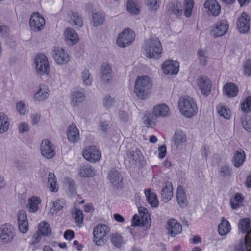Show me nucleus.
<instances>
[{"label":"nucleus","mask_w":251,"mask_h":251,"mask_svg":"<svg viewBox=\"0 0 251 251\" xmlns=\"http://www.w3.org/2000/svg\"><path fill=\"white\" fill-rule=\"evenodd\" d=\"M131 226L141 227V217L140 218L137 214L134 215L132 219Z\"/></svg>","instance_id":"774afa93"},{"label":"nucleus","mask_w":251,"mask_h":251,"mask_svg":"<svg viewBox=\"0 0 251 251\" xmlns=\"http://www.w3.org/2000/svg\"><path fill=\"white\" fill-rule=\"evenodd\" d=\"M65 204V201L63 199L57 200L53 203L52 209L57 213L59 211Z\"/></svg>","instance_id":"6e6d98bb"},{"label":"nucleus","mask_w":251,"mask_h":251,"mask_svg":"<svg viewBox=\"0 0 251 251\" xmlns=\"http://www.w3.org/2000/svg\"><path fill=\"white\" fill-rule=\"evenodd\" d=\"M250 18L246 12H243L237 20V27L239 32L241 33H246L250 28Z\"/></svg>","instance_id":"9b49d317"},{"label":"nucleus","mask_w":251,"mask_h":251,"mask_svg":"<svg viewBox=\"0 0 251 251\" xmlns=\"http://www.w3.org/2000/svg\"><path fill=\"white\" fill-rule=\"evenodd\" d=\"M14 166L20 171L22 172L26 169V164L20 160H16L14 162Z\"/></svg>","instance_id":"69168bd1"},{"label":"nucleus","mask_w":251,"mask_h":251,"mask_svg":"<svg viewBox=\"0 0 251 251\" xmlns=\"http://www.w3.org/2000/svg\"><path fill=\"white\" fill-rule=\"evenodd\" d=\"M231 169L227 165H223L220 168L219 175L223 177H229L231 175Z\"/></svg>","instance_id":"3c124183"},{"label":"nucleus","mask_w":251,"mask_h":251,"mask_svg":"<svg viewBox=\"0 0 251 251\" xmlns=\"http://www.w3.org/2000/svg\"><path fill=\"white\" fill-rule=\"evenodd\" d=\"M243 71L244 74L248 76H251V60H247L243 64Z\"/></svg>","instance_id":"13d9d810"},{"label":"nucleus","mask_w":251,"mask_h":251,"mask_svg":"<svg viewBox=\"0 0 251 251\" xmlns=\"http://www.w3.org/2000/svg\"><path fill=\"white\" fill-rule=\"evenodd\" d=\"M167 9L170 14H173L176 17L180 16L182 13L181 3L178 0H173L170 2L167 6Z\"/></svg>","instance_id":"a211bd4d"},{"label":"nucleus","mask_w":251,"mask_h":251,"mask_svg":"<svg viewBox=\"0 0 251 251\" xmlns=\"http://www.w3.org/2000/svg\"><path fill=\"white\" fill-rule=\"evenodd\" d=\"M178 108L181 113L186 117H191L198 111L196 101L192 98L188 96H183L180 98Z\"/></svg>","instance_id":"7ed1b4c3"},{"label":"nucleus","mask_w":251,"mask_h":251,"mask_svg":"<svg viewBox=\"0 0 251 251\" xmlns=\"http://www.w3.org/2000/svg\"><path fill=\"white\" fill-rule=\"evenodd\" d=\"M29 25L33 31H40L44 27L45 20L39 13H33L30 17Z\"/></svg>","instance_id":"9d476101"},{"label":"nucleus","mask_w":251,"mask_h":251,"mask_svg":"<svg viewBox=\"0 0 251 251\" xmlns=\"http://www.w3.org/2000/svg\"><path fill=\"white\" fill-rule=\"evenodd\" d=\"M83 156L85 159L91 163H95L100 160L101 152L96 146H90L83 151Z\"/></svg>","instance_id":"1a4fd4ad"},{"label":"nucleus","mask_w":251,"mask_h":251,"mask_svg":"<svg viewBox=\"0 0 251 251\" xmlns=\"http://www.w3.org/2000/svg\"><path fill=\"white\" fill-rule=\"evenodd\" d=\"M65 39L69 45H73L77 43L79 40L77 33L73 28H68L65 32Z\"/></svg>","instance_id":"5701e85b"},{"label":"nucleus","mask_w":251,"mask_h":251,"mask_svg":"<svg viewBox=\"0 0 251 251\" xmlns=\"http://www.w3.org/2000/svg\"><path fill=\"white\" fill-rule=\"evenodd\" d=\"M135 37V33L132 30L129 28L125 29L117 37V45L121 48L128 46L134 41Z\"/></svg>","instance_id":"39448f33"},{"label":"nucleus","mask_w":251,"mask_h":251,"mask_svg":"<svg viewBox=\"0 0 251 251\" xmlns=\"http://www.w3.org/2000/svg\"><path fill=\"white\" fill-rule=\"evenodd\" d=\"M75 222L78 224H81L83 221V212L81 210L77 209L75 211Z\"/></svg>","instance_id":"e2e57ef3"},{"label":"nucleus","mask_w":251,"mask_h":251,"mask_svg":"<svg viewBox=\"0 0 251 251\" xmlns=\"http://www.w3.org/2000/svg\"><path fill=\"white\" fill-rule=\"evenodd\" d=\"M40 232L43 235L49 236L50 234L51 230L49 224L48 223L43 222L40 224Z\"/></svg>","instance_id":"5fc2aeb1"},{"label":"nucleus","mask_w":251,"mask_h":251,"mask_svg":"<svg viewBox=\"0 0 251 251\" xmlns=\"http://www.w3.org/2000/svg\"><path fill=\"white\" fill-rule=\"evenodd\" d=\"M141 227L149 228L151 224V219L149 214L144 215L141 217Z\"/></svg>","instance_id":"bf43d9fd"},{"label":"nucleus","mask_w":251,"mask_h":251,"mask_svg":"<svg viewBox=\"0 0 251 251\" xmlns=\"http://www.w3.org/2000/svg\"><path fill=\"white\" fill-rule=\"evenodd\" d=\"M9 125L7 116L3 113H0V133L7 131L9 128Z\"/></svg>","instance_id":"e433bc0d"},{"label":"nucleus","mask_w":251,"mask_h":251,"mask_svg":"<svg viewBox=\"0 0 251 251\" xmlns=\"http://www.w3.org/2000/svg\"><path fill=\"white\" fill-rule=\"evenodd\" d=\"M41 154L46 158L51 159L55 155L53 145L48 139L42 141L41 144Z\"/></svg>","instance_id":"f8f14e48"},{"label":"nucleus","mask_w":251,"mask_h":251,"mask_svg":"<svg viewBox=\"0 0 251 251\" xmlns=\"http://www.w3.org/2000/svg\"><path fill=\"white\" fill-rule=\"evenodd\" d=\"M114 103V100L110 96L106 95L103 100V105L106 109L110 108Z\"/></svg>","instance_id":"052dcab7"},{"label":"nucleus","mask_w":251,"mask_h":251,"mask_svg":"<svg viewBox=\"0 0 251 251\" xmlns=\"http://www.w3.org/2000/svg\"><path fill=\"white\" fill-rule=\"evenodd\" d=\"M108 178L113 185L117 188H121L123 185V177L120 173L115 169L111 170L108 174Z\"/></svg>","instance_id":"f3484780"},{"label":"nucleus","mask_w":251,"mask_h":251,"mask_svg":"<svg viewBox=\"0 0 251 251\" xmlns=\"http://www.w3.org/2000/svg\"><path fill=\"white\" fill-rule=\"evenodd\" d=\"M179 66L177 61L169 60L163 63L162 69L166 74L176 75L178 72Z\"/></svg>","instance_id":"2eb2a0df"},{"label":"nucleus","mask_w":251,"mask_h":251,"mask_svg":"<svg viewBox=\"0 0 251 251\" xmlns=\"http://www.w3.org/2000/svg\"><path fill=\"white\" fill-rule=\"evenodd\" d=\"M17 216L18 223L28 221L27 219L26 213L24 210H21L19 211Z\"/></svg>","instance_id":"0e129e2a"},{"label":"nucleus","mask_w":251,"mask_h":251,"mask_svg":"<svg viewBox=\"0 0 251 251\" xmlns=\"http://www.w3.org/2000/svg\"><path fill=\"white\" fill-rule=\"evenodd\" d=\"M238 92V88L234 83H226L223 87V93L224 95L228 98H233L236 96Z\"/></svg>","instance_id":"412c9836"},{"label":"nucleus","mask_w":251,"mask_h":251,"mask_svg":"<svg viewBox=\"0 0 251 251\" xmlns=\"http://www.w3.org/2000/svg\"><path fill=\"white\" fill-rule=\"evenodd\" d=\"M17 109L21 115L25 114L26 111V107L24 103L20 101L17 104Z\"/></svg>","instance_id":"338daca9"},{"label":"nucleus","mask_w":251,"mask_h":251,"mask_svg":"<svg viewBox=\"0 0 251 251\" xmlns=\"http://www.w3.org/2000/svg\"><path fill=\"white\" fill-rule=\"evenodd\" d=\"M223 220L219 224L218 231L220 235L224 236L227 234L231 230V226L229 222L222 218Z\"/></svg>","instance_id":"72a5a7b5"},{"label":"nucleus","mask_w":251,"mask_h":251,"mask_svg":"<svg viewBox=\"0 0 251 251\" xmlns=\"http://www.w3.org/2000/svg\"><path fill=\"white\" fill-rule=\"evenodd\" d=\"M71 104L73 107L78 106L85 99L84 93L81 91H75L71 94Z\"/></svg>","instance_id":"b1692460"},{"label":"nucleus","mask_w":251,"mask_h":251,"mask_svg":"<svg viewBox=\"0 0 251 251\" xmlns=\"http://www.w3.org/2000/svg\"><path fill=\"white\" fill-rule=\"evenodd\" d=\"M92 19L93 22V25L97 27L103 24L105 20V16L103 13L98 12L93 14Z\"/></svg>","instance_id":"ea45409f"},{"label":"nucleus","mask_w":251,"mask_h":251,"mask_svg":"<svg viewBox=\"0 0 251 251\" xmlns=\"http://www.w3.org/2000/svg\"><path fill=\"white\" fill-rule=\"evenodd\" d=\"M48 89L44 86L34 94V99L36 100L42 101L48 97Z\"/></svg>","instance_id":"79ce46f5"},{"label":"nucleus","mask_w":251,"mask_h":251,"mask_svg":"<svg viewBox=\"0 0 251 251\" xmlns=\"http://www.w3.org/2000/svg\"><path fill=\"white\" fill-rule=\"evenodd\" d=\"M144 193L147 201L151 206L157 207L159 205V202L156 195L152 192L150 189H145Z\"/></svg>","instance_id":"473e14b6"},{"label":"nucleus","mask_w":251,"mask_h":251,"mask_svg":"<svg viewBox=\"0 0 251 251\" xmlns=\"http://www.w3.org/2000/svg\"><path fill=\"white\" fill-rule=\"evenodd\" d=\"M94 169L89 164H83L80 166L79 175L82 177H92L95 175Z\"/></svg>","instance_id":"7c9ffc66"},{"label":"nucleus","mask_w":251,"mask_h":251,"mask_svg":"<svg viewBox=\"0 0 251 251\" xmlns=\"http://www.w3.org/2000/svg\"><path fill=\"white\" fill-rule=\"evenodd\" d=\"M173 140L175 146L176 148L182 146L187 142V138L185 133L181 130H177L174 135Z\"/></svg>","instance_id":"cd10ccee"},{"label":"nucleus","mask_w":251,"mask_h":251,"mask_svg":"<svg viewBox=\"0 0 251 251\" xmlns=\"http://www.w3.org/2000/svg\"><path fill=\"white\" fill-rule=\"evenodd\" d=\"M194 4V2L193 0H185L184 1V12L185 16L187 18L191 16Z\"/></svg>","instance_id":"a18cd8bd"},{"label":"nucleus","mask_w":251,"mask_h":251,"mask_svg":"<svg viewBox=\"0 0 251 251\" xmlns=\"http://www.w3.org/2000/svg\"><path fill=\"white\" fill-rule=\"evenodd\" d=\"M166 229L168 230V234L170 236L174 237L181 233L182 226L177 220L171 219L168 220L167 222Z\"/></svg>","instance_id":"4468645a"},{"label":"nucleus","mask_w":251,"mask_h":251,"mask_svg":"<svg viewBox=\"0 0 251 251\" xmlns=\"http://www.w3.org/2000/svg\"><path fill=\"white\" fill-rule=\"evenodd\" d=\"M245 154L243 151H237L233 157L234 165L236 167L240 166L244 162Z\"/></svg>","instance_id":"a19ab883"},{"label":"nucleus","mask_w":251,"mask_h":251,"mask_svg":"<svg viewBox=\"0 0 251 251\" xmlns=\"http://www.w3.org/2000/svg\"><path fill=\"white\" fill-rule=\"evenodd\" d=\"M81 78L84 85L86 86L91 85L93 81V76L89 70L85 69L83 70L81 73Z\"/></svg>","instance_id":"c03bdc74"},{"label":"nucleus","mask_w":251,"mask_h":251,"mask_svg":"<svg viewBox=\"0 0 251 251\" xmlns=\"http://www.w3.org/2000/svg\"><path fill=\"white\" fill-rule=\"evenodd\" d=\"M244 197L240 193H236L230 200V204L232 209L236 210L242 206Z\"/></svg>","instance_id":"bb28decb"},{"label":"nucleus","mask_w":251,"mask_h":251,"mask_svg":"<svg viewBox=\"0 0 251 251\" xmlns=\"http://www.w3.org/2000/svg\"><path fill=\"white\" fill-rule=\"evenodd\" d=\"M147 4L151 11H156L159 7L160 0H146Z\"/></svg>","instance_id":"4d7b16f0"},{"label":"nucleus","mask_w":251,"mask_h":251,"mask_svg":"<svg viewBox=\"0 0 251 251\" xmlns=\"http://www.w3.org/2000/svg\"><path fill=\"white\" fill-rule=\"evenodd\" d=\"M241 109L245 113L251 111V97H247L241 104Z\"/></svg>","instance_id":"8fccbe9b"},{"label":"nucleus","mask_w":251,"mask_h":251,"mask_svg":"<svg viewBox=\"0 0 251 251\" xmlns=\"http://www.w3.org/2000/svg\"><path fill=\"white\" fill-rule=\"evenodd\" d=\"M153 111L157 117H168L170 114L169 108L165 104L154 106Z\"/></svg>","instance_id":"393cba45"},{"label":"nucleus","mask_w":251,"mask_h":251,"mask_svg":"<svg viewBox=\"0 0 251 251\" xmlns=\"http://www.w3.org/2000/svg\"><path fill=\"white\" fill-rule=\"evenodd\" d=\"M66 184L68 186V194L72 196H74L76 194V186L75 181L70 178H66Z\"/></svg>","instance_id":"37998d69"},{"label":"nucleus","mask_w":251,"mask_h":251,"mask_svg":"<svg viewBox=\"0 0 251 251\" xmlns=\"http://www.w3.org/2000/svg\"><path fill=\"white\" fill-rule=\"evenodd\" d=\"M144 54L149 58L158 59L161 57L162 47L160 41L157 38H151L145 42Z\"/></svg>","instance_id":"f03ea898"},{"label":"nucleus","mask_w":251,"mask_h":251,"mask_svg":"<svg viewBox=\"0 0 251 251\" xmlns=\"http://www.w3.org/2000/svg\"><path fill=\"white\" fill-rule=\"evenodd\" d=\"M110 231L109 227L105 224H98L94 229V242L98 246H102L107 240V235Z\"/></svg>","instance_id":"20e7f679"},{"label":"nucleus","mask_w":251,"mask_h":251,"mask_svg":"<svg viewBox=\"0 0 251 251\" xmlns=\"http://www.w3.org/2000/svg\"><path fill=\"white\" fill-rule=\"evenodd\" d=\"M15 237L14 227L9 224H4L0 227V239L4 243H11Z\"/></svg>","instance_id":"423d86ee"},{"label":"nucleus","mask_w":251,"mask_h":251,"mask_svg":"<svg viewBox=\"0 0 251 251\" xmlns=\"http://www.w3.org/2000/svg\"><path fill=\"white\" fill-rule=\"evenodd\" d=\"M197 84L201 92L204 95L208 94L211 89L210 81L206 77L201 76L197 80Z\"/></svg>","instance_id":"4be33fe9"},{"label":"nucleus","mask_w":251,"mask_h":251,"mask_svg":"<svg viewBox=\"0 0 251 251\" xmlns=\"http://www.w3.org/2000/svg\"><path fill=\"white\" fill-rule=\"evenodd\" d=\"M173 188L172 184L170 182L165 183L161 191V195L164 201L168 202L173 197Z\"/></svg>","instance_id":"c85d7f7f"},{"label":"nucleus","mask_w":251,"mask_h":251,"mask_svg":"<svg viewBox=\"0 0 251 251\" xmlns=\"http://www.w3.org/2000/svg\"><path fill=\"white\" fill-rule=\"evenodd\" d=\"M157 116L155 115L153 112L152 113H146L144 117V123L147 127L152 128L155 126Z\"/></svg>","instance_id":"f704fd0d"},{"label":"nucleus","mask_w":251,"mask_h":251,"mask_svg":"<svg viewBox=\"0 0 251 251\" xmlns=\"http://www.w3.org/2000/svg\"><path fill=\"white\" fill-rule=\"evenodd\" d=\"M176 197L178 204L181 207H185L187 205V198L182 186H179L177 188Z\"/></svg>","instance_id":"c756f323"},{"label":"nucleus","mask_w":251,"mask_h":251,"mask_svg":"<svg viewBox=\"0 0 251 251\" xmlns=\"http://www.w3.org/2000/svg\"><path fill=\"white\" fill-rule=\"evenodd\" d=\"M126 9L128 12L133 15H138L140 13V9L132 0H128Z\"/></svg>","instance_id":"de8ad7c7"},{"label":"nucleus","mask_w":251,"mask_h":251,"mask_svg":"<svg viewBox=\"0 0 251 251\" xmlns=\"http://www.w3.org/2000/svg\"><path fill=\"white\" fill-rule=\"evenodd\" d=\"M152 86V80L149 76H139L135 81L134 92L138 98L144 100L151 93Z\"/></svg>","instance_id":"f257e3e1"},{"label":"nucleus","mask_w":251,"mask_h":251,"mask_svg":"<svg viewBox=\"0 0 251 251\" xmlns=\"http://www.w3.org/2000/svg\"><path fill=\"white\" fill-rule=\"evenodd\" d=\"M101 78L102 81L109 82L112 80V69L111 66L105 63H103L101 70Z\"/></svg>","instance_id":"a878e982"},{"label":"nucleus","mask_w":251,"mask_h":251,"mask_svg":"<svg viewBox=\"0 0 251 251\" xmlns=\"http://www.w3.org/2000/svg\"><path fill=\"white\" fill-rule=\"evenodd\" d=\"M52 53L54 60L58 64H66L70 60V55L67 51L62 48H54Z\"/></svg>","instance_id":"6e6552de"},{"label":"nucleus","mask_w":251,"mask_h":251,"mask_svg":"<svg viewBox=\"0 0 251 251\" xmlns=\"http://www.w3.org/2000/svg\"><path fill=\"white\" fill-rule=\"evenodd\" d=\"M229 25L226 20H222L217 22L212 30L215 37H220L224 35L228 30Z\"/></svg>","instance_id":"dca6fc26"},{"label":"nucleus","mask_w":251,"mask_h":251,"mask_svg":"<svg viewBox=\"0 0 251 251\" xmlns=\"http://www.w3.org/2000/svg\"><path fill=\"white\" fill-rule=\"evenodd\" d=\"M110 240L116 247L120 248L124 244L123 237L119 233H113L110 236Z\"/></svg>","instance_id":"4c0bfd02"},{"label":"nucleus","mask_w":251,"mask_h":251,"mask_svg":"<svg viewBox=\"0 0 251 251\" xmlns=\"http://www.w3.org/2000/svg\"><path fill=\"white\" fill-rule=\"evenodd\" d=\"M199 60L201 65H205L207 62V52L204 50L199 49L197 51Z\"/></svg>","instance_id":"603ef678"},{"label":"nucleus","mask_w":251,"mask_h":251,"mask_svg":"<svg viewBox=\"0 0 251 251\" xmlns=\"http://www.w3.org/2000/svg\"><path fill=\"white\" fill-rule=\"evenodd\" d=\"M18 226L19 231L23 233H26L28 230V221L18 223Z\"/></svg>","instance_id":"680f3d73"},{"label":"nucleus","mask_w":251,"mask_h":251,"mask_svg":"<svg viewBox=\"0 0 251 251\" xmlns=\"http://www.w3.org/2000/svg\"><path fill=\"white\" fill-rule=\"evenodd\" d=\"M71 21L74 26L76 27H81L83 26V18L80 14L77 12L71 11Z\"/></svg>","instance_id":"c9c22d12"},{"label":"nucleus","mask_w":251,"mask_h":251,"mask_svg":"<svg viewBox=\"0 0 251 251\" xmlns=\"http://www.w3.org/2000/svg\"><path fill=\"white\" fill-rule=\"evenodd\" d=\"M238 228L243 233H246V235L250 231V221L248 218H245L241 220L238 225Z\"/></svg>","instance_id":"58836bf2"},{"label":"nucleus","mask_w":251,"mask_h":251,"mask_svg":"<svg viewBox=\"0 0 251 251\" xmlns=\"http://www.w3.org/2000/svg\"><path fill=\"white\" fill-rule=\"evenodd\" d=\"M241 121L244 129L251 132V117L248 115H245L242 117Z\"/></svg>","instance_id":"864d4df0"},{"label":"nucleus","mask_w":251,"mask_h":251,"mask_svg":"<svg viewBox=\"0 0 251 251\" xmlns=\"http://www.w3.org/2000/svg\"><path fill=\"white\" fill-rule=\"evenodd\" d=\"M48 182L50 184V189L52 192H57L58 187H57V181L55 176L53 173H50L48 176Z\"/></svg>","instance_id":"09e8293b"},{"label":"nucleus","mask_w":251,"mask_h":251,"mask_svg":"<svg viewBox=\"0 0 251 251\" xmlns=\"http://www.w3.org/2000/svg\"><path fill=\"white\" fill-rule=\"evenodd\" d=\"M217 109L219 115L221 116L226 119H229L230 118L231 111L226 106L219 104L217 107Z\"/></svg>","instance_id":"49530a36"},{"label":"nucleus","mask_w":251,"mask_h":251,"mask_svg":"<svg viewBox=\"0 0 251 251\" xmlns=\"http://www.w3.org/2000/svg\"><path fill=\"white\" fill-rule=\"evenodd\" d=\"M37 72L40 75H48L49 73V64L47 57L44 54H39L35 59Z\"/></svg>","instance_id":"0eeeda50"},{"label":"nucleus","mask_w":251,"mask_h":251,"mask_svg":"<svg viewBox=\"0 0 251 251\" xmlns=\"http://www.w3.org/2000/svg\"><path fill=\"white\" fill-rule=\"evenodd\" d=\"M203 5L214 16H218L221 12V7L216 0H207Z\"/></svg>","instance_id":"aec40b11"},{"label":"nucleus","mask_w":251,"mask_h":251,"mask_svg":"<svg viewBox=\"0 0 251 251\" xmlns=\"http://www.w3.org/2000/svg\"><path fill=\"white\" fill-rule=\"evenodd\" d=\"M67 135L68 140L72 143H77L79 140V132L75 124H71L67 128Z\"/></svg>","instance_id":"6ab92c4d"},{"label":"nucleus","mask_w":251,"mask_h":251,"mask_svg":"<svg viewBox=\"0 0 251 251\" xmlns=\"http://www.w3.org/2000/svg\"><path fill=\"white\" fill-rule=\"evenodd\" d=\"M41 202V199L38 197L33 196L30 198L27 205L29 211L31 213L37 212L39 209V205Z\"/></svg>","instance_id":"2f4dec72"},{"label":"nucleus","mask_w":251,"mask_h":251,"mask_svg":"<svg viewBox=\"0 0 251 251\" xmlns=\"http://www.w3.org/2000/svg\"><path fill=\"white\" fill-rule=\"evenodd\" d=\"M234 251H251V228L244 238L236 244Z\"/></svg>","instance_id":"ddd939ff"}]
</instances>
